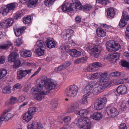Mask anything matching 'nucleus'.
Returning a JSON list of instances; mask_svg holds the SVG:
<instances>
[{
    "label": "nucleus",
    "instance_id": "obj_1",
    "mask_svg": "<svg viewBox=\"0 0 129 129\" xmlns=\"http://www.w3.org/2000/svg\"><path fill=\"white\" fill-rule=\"evenodd\" d=\"M57 83L52 80L46 79L41 80L38 85L32 88L31 93L36 95L35 99L41 101L44 99V95L48 94L50 90L56 88Z\"/></svg>",
    "mask_w": 129,
    "mask_h": 129
},
{
    "label": "nucleus",
    "instance_id": "obj_2",
    "mask_svg": "<svg viewBox=\"0 0 129 129\" xmlns=\"http://www.w3.org/2000/svg\"><path fill=\"white\" fill-rule=\"evenodd\" d=\"M92 8L91 5L88 4L82 6V5L79 0H73L72 3L70 5L66 4H63L59 8L63 11H71L76 9L77 10H83L84 11H89Z\"/></svg>",
    "mask_w": 129,
    "mask_h": 129
},
{
    "label": "nucleus",
    "instance_id": "obj_3",
    "mask_svg": "<svg viewBox=\"0 0 129 129\" xmlns=\"http://www.w3.org/2000/svg\"><path fill=\"white\" fill-rule=\"evenodd\" d=\"M75 122L77 126L79 128H84L83 129H90L93 126V123L90 122L89 119L87 117H85L76 119ZM62 129H67L63 128Z\"/></svg>",
    "mask_w": 129,
    "mask_h": 129
},
{
    "label": "nucleus",
    "instance_id": "obj_4",
    "mask_svg": "<svg viewBox=\"0 0 129 129\" xmlns=\"http://www.w3.org/2000/svg\"><path fill=\"white\" fill-rule=\"evenodd\" d=\"M107 73H101L100 79L99 84L103 85L104 87L106 88H108L113 85L114 84V80H110L108 77H107Z\"/></svg>",
    "mask_w": 129,
    "mask_h": 129
},
{
    "label": "nucleus",
    "instance_id": "obj_5",
    "mask_svg": "<svg viewBox=\"0 0 129 129\" xmlns=\"http://www.w3.org/2000/svg\"><path fill=\"white\" fill-rule=\"evenodd\" d=\"M78 90V87L75 85L70 86L65 90V94L70 97L76 96Z\"/></svg>",
    "mask_w": 129,
    "mask_h": 129
},
{
    "label": "nucleus",
    "instance_id": "obj_6",
    "mask_svg": "<svg viewBox=\"0 0 129 129\" xmlns=\"http://www.w3.org/2000/svg\"><path fill=\"white\" fill-rule=\"evenodd\" d=\"M107 102V99L106 97L99 98L96 100L94 104V107L96 110H100L105 106Z\"/></svg>",
    "mask_w": 129,
    "mask_h": 129
},
{
    "label": "nucleus",
    "instance_id": "obj_7",
    "mask_svg": "<svg viewBox=\"0 0 129 129\" xmlns=\"http://www.w3.org/2000/svg\"><path fill=\"white\" fill-rule=\"evenodd\" d=\"M114 104H112L107 107L106 111L109 116L114 117L118 114L117 110L114 106Z\"/></svg>",
    "mask_w": 129,
    "mask_h": 129
},
{
    "label": "nucleus",
    "instance_id": "obj_8",
    "mask_svg": "<svg viewBox=\"0 0 129 129\" xmlns=\"http://www.w3.org/2000/svg\"><path fill=\"white\" fill-rule=\"evenodd\" d=\"M102 48L99 46H95L90 49L89 52L91 55L93 56L95 58H98L101 55V52Z\"/></svg>",
    "mask_w": 129,
    "mask_h": 129
},
{
    "label": "nucleus",
    "instance_id": "obj_9",
    "mask_svg": "<svg viewBox=\"0 0 129 129\" xmlns=\"http://www.w3.org/2000/svg\"><path fill=\"white\" fill-rule=\"evenodd\" d=\"M32 69H19L17 71V77L19 79H21L25 77L27 74L30 73Z\"/></svg>",
    "mask_w": 129,
    "mask_h": 129
},
{
    "label": "nucleus",
    "instance_id": "obj_10",
    "mask_svg": "<svg viewBox=\"0 0 129 129\" xmlns=\"http://www.w3.org/2000/svg\"><path fill=\"white\" fill-rule=\"evenodd\" d=\"M8 111L5 110L2 114L1 116L0 117V125H1L3 121H8L10 119L12 118L13 116L12 114L11 113H8L6 115V114Z\"/></svg>",
    "mask_w": 129,
    "mask_h": 129
},
{
    "label": "nucleus",
    "instance_id": "obj_11",
    "mask_svg": "<svg viewBox=\"0 0 129 129\" xmlns=\"http://www.w3.org/2000/svg\"><path fill=\"white\" fill-rule=\"evenodd\" d=\"M115 93L117 96L119 95V94H124L127 92V88L124 85H121L119 86L116 90Z\"/></svg>",
    "mask_w": 129,
    "mask_h": 129
},
{
    "label": "nucleus",
    "instance_id": "obj_12",
    "mask_svg": "<svg viewBox=\"0 0 129 129\" xmlns=\"http://www.w3.org/2000/svg\"><path fill=\"white\" fill-rule=\"evenodd\" d=\"M107 57L111 62L114 63L116 62L117 60L119 59L120 54L118 53L114 52L113 54H109Z\"/></svg>",
    "mask_w": 129,
    "mask_h": 129
},
{
    "label": "nucleus",
    "instance_id": "obj_13",
    "mask_svg": "<svg viewBox=\"0 0 129 129\" xmlns=\"http://www.w3.org/2000/svg\"><path fill=\"white\" fill-rule=\"evenodd\" d=\"M21 3L25 4L27 3L28 6L30 8L36 6L38 5V0H20Z\"/></svg>",
    "mask_w": 129,
    "mask_h": 129
},
{
    "label": "nucleus",
    "instance_id": "obj_14",
    "mask_svg": "<svg viewBox=\"0 0 129 129\" xmlns=\"http://www.w3.org/2000/svg\"><path fill=\"white\" fill-rule=\"evenodd\" d=\"M42 125L40 123L34 122L28 125V129H42Z\"/></svg>",
    "mask_w": 129,
    "mask_h": 129
},
{
    "label": "nucleus",
    "instance_id": "obj_15",
    "mask_svg": "<svg viewBox=\"0 0 129 129\" xmlns=\"http://www.w3.org/2000/svg\"><path fill=\"white\" fill-rule=\"evenodd\" d=\"M79 104L76 102H74L71 104L70 108L69 109L68 112L71 113L74 112L75 113L77 112V109L78 108Z\"/></svg>",
    "mask_w": 129,
    "mask_h": 129
},
{
    "label": "nucleus",
    "instance_id": "obj_16",
    "mask_svg": "<svg viewBox=\"0 0 129 129\" xmlns=\"http://www.w3.org/2000/svg\"><path fill=\"white\" fill-rule=\"evenodd\" d=\"M107 17L108 18L111 19L114 18L115 14V11L114 9L112 8H110L107 9Z\"/></svg>",
    "mask_w": 129,
    "mask_h": 129
},
{
    "label": "nucleus",
    "instance_id": "obj_17",
    "mask_svg": "<svg viewBox=\"0 0 129 129\" xmlns=\"http://www.w3.org/2000/svg\"><path fill=\"white\" fill-rule=\"evenodd\" d=\"M107 89L104 87L103 85H100L95 87L93 90V93L95 94H97L103 91L104 89Z\"/></svg>",
    "mask_w": 129,
    "mask_h": 129
},
{
    "label": "nucleus",
    "instance_id": "obj_18",
    "mask_svg": "<svg viewBox=\"0 0 129 129\" xmlns=\"http://www.w3.org/2000/svg\"><path fill=\"white\" fill-rule=\"evenodd\" d=\"M18 56L19 55L16 52H13L9 55L8 60L9 62H13L17 59Z\"/></svg>",
    "mask_w": 129,
    "mask_h": 129
},
{
    "label": "nucleus",
    "instance_id": "obj_19",
    "mask_svg": "<svg viewBox=\"0 0 129 129\" xmlns=\"http://www.w3.org/2000/svg\"><path fill=\"white\" fill-rule=\"evenodd\" d=\"M114 44L115 41L113 40L109 41L107 43L106 46L108 51L111 52L113 51L112 49L114 48Z\"/></svg>",
    "mask_w": 129,
    "mask_h": 129
},
{
    "label": "nucleus",
    "instance_id": "obj_20",
    "mask_svg": "<svg viewBox=\"0 0 129 129\" xmlns=\"http://www.w3.org/2000/svg\"><path fill=\"white\" fill-rule=\"evenodd\" d=\"M69 53L72 57H75L80 56L81 54L80 52L75 49L70 50L69 52Z\"/></svg>",
    "mask_w": 129,
    "mask_h": 129
},
{
    "label": "nucleus",
    "instance_id": "obj_21",
    "mask_svg": "<svg viewBox=\"0 0 129 129\" xmlns=\"http://www.w3.org/2000/svg\"><path fill=\"white\" fill-rule=\"evenodd\" d=\"M26 29V27L24 26L22 28H17L16 30L14 29V32L15 35L17 37L19 36Z\"/></svg>",
    "mask_w": 129,
    "mask_h": 129
},
{
    "label": "nucleus",
    "instance_id": "obj_22",
    "mask_svg": "<svg viewBox=\"0 0 129 129\" xmlns=\"http://www.w3.org/2000/svg\"><path fill=\"white\" fill-rule=\"evenodd\" d=\"M47 47L50 49L54 47L56 45L55 42L50 39H47Z\"/></svg>",
    "mask_w": 129,
    "mask_h": 129
},
{
    "label": "nucleus",
    "instance_id": "obj_23",
    "mask_svg": "<svg viewBox=\"0 0 129 129\" xmlns=\"http://www.w3.org/2000/svg\"><path fill=\"white\" fill-rule=\"evenodd\" d=\"M66 32V34L64 35V37L66 39L69 38L74 35V31L71 29H67Z\"/></svg>",
    "mask_w": 129,
    "mask_h": 129
},
{
    "label": "nucleus",
    "instance_id": "obj_24",
    "mask_svg": "<svg viewBox=\"0 0 129 129\" xmlns=\"http://www.w3.org/2000/svg\"><path fill=\"white\" fill-rule=\"evenodd\" d=\"M33 116L28 113L26 112L23 115V119L25 121L28 122L32 118Z\"/></svg>",
    "mask_w": 129,
    "mask_h": 129
},
{
    "label": "nucleus",
    "instance_id": "obj_25",
    "mask_svg": "<svg viewBox=\"0 0 129 129\" xmlns=\"http://www.w3.org/2000/svg\"><path fill=\"white\" fill-rule=\"evenodd\" d=\"M102 115L100 112H95L91 116V118L95 120H99L102 118Z\"/></svg>",
    "mask_w": 129,
    "mask_h": 129
},
{
    "label": "nucleus",
    "instance_id": "obj_26",
    "mask_svg": "<svg viewBox=\"0 0 129 129\" xmlns=\"http://www.w3.org/2000/svg\"><path fill=\"white\" fill-rule=\"evenodd\" d=\"M20 55L22 57L24 58L29 57L31 56V52L30 51H23L21 52Z\"/></svg>",
    "mask_w": 129,
    "mask_h": 129
},
{
    "label": "nucleus",
    "instance_id": "obj_27",
    "mask_svg": "<svg viewBox=\"0 0 129 129\" xmlns=\"http://www.w3.org/2000/svg\"><path fill=\"white\" fill-rule=\"evenodd\" d=\"M76 112V113L81 117L86 115L88 113V111L86 109H82Z\"/></svg>",
    "mask_w": 129,
    "mask_h": 129
},
{
    "label": "nucleus",
    "instance_id": "obj_28",
    "mask_svg": "<svg viewBox=\"0 0 129 129\" xmlns=\"http://www.w3.org/2000/svg\"><path fill=\"white\" fill-rule=\"evenodd\" d=\"M36 54L39 56H42L44 55V48H39L35 50Z\"/></svg>",
    "mask_w": 129,
    "mask_h": 129
},
{
    "label": "nucleus",
    "instance_id": "obj_29",
    "mask_svg": "<svg viewBox=\"0 0 129 129\" xmlns=\"http://www.w3.org/2000/svg\"><path fill=\"white\" fill-rule=\"evenodd\" d=\"M9 12L6 6H4L1 8L0 9V13L3 15H6Z\"/></svg>",
    "mask_w": 129,
    "mask_h": 129
},
{
    "label": "nucleus",
    "instance_id": "obj_30",
    "mask_svg": "<svg viewBox=\"0 0 129 129\" xmlns=\"http://www.w3.org/2000/svg\"><path fill=\"white\" fill-rule=\"evenodd\" d=\"M96 33L99 37H103L106 35V33L103 29L101 28H98L96 31Z\"/></svg>",
    "mask_w": 129,
    "mask_h": 129
},
{
    "label": "nucleus",
    "instance_id": "obj_31",
    "mask_svg": "<svg viewBox=\"0 0 129 129\" xmlns=\"http://www.w3.org/2000/svg\"><path fill=\"white\" fill-rule=\"evenodd\" d=\"M100 76V72H96L90 75L89 78L91 79H98Z\"/></svg>",
    "mask_w": 129,
    "mask_h": 129
},
{
    "label": "nucleus",
    "instance_id": "obj_32",
    "mask_svg": "<svg viewBox=\"0 0 129 129\" xmlns=\"http://www.w3.org/2000/svg\"><path fill=\"white\" fill-rule=\"evenodd\" d=\"M55 1V0H45L44 3L46 6L50 7L53 4Z\"/></svg>",
    "mask_w": 129,
    "mask_h": 129
},
{
    "label": "nucleus",
    "instance_id": "obj_33",
    "mask_svg": "<svg viewBox=\"0 0 129 129\" xmlns=\"http://www.w3.org/2000/svg\"><path fill=\"white\" fill-rule=\"evenodd\" d=\"M7 74V71L5 69H0V79L4 77Z\"/></svg>",
    "mask_w": 129,
    "mask_h": 129
},
{
    "label": "nucleus",
    "instance_id": "obj_34",
    "mask_svg": "<svg viewBox=\"0 0 129 129\" xmlns=\"http://www.w3.org/2000/svg\"><path fill=\"white\" fill-rule=\"evenodd\" d=\"M84 92L87 96H89L91 93L90 88L88 86H86L84 89Z\"/></svg>",
    "mask_w": 129,
    "mask_h": 129
},
{
    "label": "nucleus",
    "instance_id": "obj_35",
    "mask_svg": "<svg viewBox=\"0 0 129 129\" xmlns=\"http://www.w3.org/2000/svg\"><path fill=\"white\" fill-rule=\"evenodd\" d=\"M23 15V14L21 13L20 12H17L14 15L13 18L15 20H17L20 19Z\"/></svg>",
    "mask_w": 129,
    "mask_h": 129
},
{
    "label": "nucleus",
    "instance_id": "obj_36",
    "mask_svg": "<svg viewBox=\"0 0 129 129\" xmlns=\"http://www.w3.org/2000/svg\"><path fill=\"white\" fill-rule=\"evenodd\" d=\"M121 19L126 21L129 20V17L128 13L125 12H123Z\"/></svg>",
    "mask_w": 129,
    "mask_h": 129
},
{
    "label": "nucleus",
    "instance_id": "obj_37",
    "mask_svg": "<svg viewBox=\"0 0 129 129\" xmlns=\"http://www.w3.org/2000/svg\"><path fill=\"white\" fill-rule=\"evenodd\" d=\"M35 46L41 48H44L45 46L44 42L41 40L38 41Z\"/></svg>",
    "mask_w": 129,
    "mask_h": 129
},
{
    "label": "nucleus",
    "instance_id": "obj_38",
    "mask_svg": "<svg viewBox=\"0 0 129 129\" xmlns=\"http://www.w3.org/2000/svg\"><path fill=\"white\" fill-rule=\"evenodd\" d=\"M121 65L123 67H126L129 70V62L125 60H122L120 62Z\"/></svg>",
    "mask_w": 129,
    "mask_h": 129
},
{
    "label": "nucleus",
    "instance_id": "obj_39",
    "mask_svg": "<svg viewBox=\"0 0 129 129\" xmlns=\"http://www.w3.org/2000/svg\"><path fill=\"white\" fill-rule=\"evenodd\" d=\"M11 87L9 86L4 87L3 89V92L4 93L9 94L11 92Z\"/></svg>",
    "mask_w": 129,
    "mask_h": 129
},
{
    "label": "nucleus",
    "instance_id": "obj_40",
    "mask_svg": "<svg viewBox=\"0 0 129 129\" xmlns=\"http://www.w3.org/2000/svg\"><path fill=\"white\" fill-rule=\"evenodd\" d=\"M9 11L11 10H13L16 7L15 4V3H12L7 4L6 6Z\"/></svg>",
    "mask_w": 129,
    "mask_h": 129
},
{
    "label": "nucleus",
    "instance_id": "obj_41",
    "mask_svg": "<svg viewBox=\"0 0 129 129\" xmlns=\"http://www.w3.org/2000/svg\"><path fill=\"white\" fill-rule=\"evenodd\" d=\"M95 68L92 63L91 64L89 65L88 67L86 68V72L94 71L95 70Z\"/></svg>",
    "mask_w": 129,
    "mask_h": 129
},
{
    "label": "nucleus",
    "instance_id": "obj_42",
    "mask_svg": "<svg viewBox=\"0 0 129 129\" xmlns=\"http://www.w3.org/2000/svg\"><path fill=\"white\" fill-rule=\"evenodd\" d=\"M13 62L14 63V64L13 66V68L15 69L19 67L21 63L20 61L17 59Z\"/></svg>",
    "mask_w": 129,
    "mask_h": 129
},
{
    "label": "nucleus",
    "instance_id": "obj_43",
    "mask_svg": "<svg viewBox=\"0 0 129 129\" xmlns=\"http://www.w3.org/2000/svg\"><path fill=\"white\" fill-rule=\"evenodd\" d=\"M127 21L121 19L118 26H119L120 27L122 28L124 27L127 24Z\"/></svg>",
    "mask_w": 129,
    "mask_h": 129
},
{
    "label": "nucleus",
    "instance_id": "obj_44",
    "mask_svg": "<svg viewBox=\"0 0 129 129\" xmlns=\"http://www.w3.org/2000/svg\"><path fill=\"white\" fill-rule=\"evenodd\" d=\"M121 74L120 72L118 71H116L112 72L109 74V76L111 77H118L120 76Z\"/></svg>",
    "mask_w": 129,
    "mask_h": 129
},
{
    "label": "nucleus",
    "instance_id": "obj_45",
    "mask_svg": "<svg viewBox=\"0 0 129 129\" xmlns=\"http://www.w3.org/2000/svg\"><path fill=\"white\" fill-rule=\"evenodd\" d=\"M88 96L86 95H84L81 99V103L83 104H87L88 103L87 99Z\"/></svg>",
    "mask_w": 129,
    "mask_h": 129
},
{
    "label": "nucleus",
    "instance_id": "obj_46",
    "mask_svg": "<svg viewBox=\"0 0 129 129\" xmlns=\"http://www.w3.org/2000/svg\"><path fill=\"white\" fill-rule=\"evenodd\" d=\"M96 3H100L103 5H105L108 3H109V2L108 0H96Z\"/></svg>",
    "mask_w": 129,
    "mask_h": 129
},
{
    "label": "nucleus",
    "instance_id": "obj_47",
    "mask_svg": "<svg viewBox=\"0 0 129 129\" xmlns=\"http://www.w3.org/2000/svg\"><path fill=\"white\" fill-rule=\"evenodd\" d=\"M94 67L95 68V70H98V67H102V64L100 62H95L92 63Z\"/></svg>",
    "mask_w": 129,
    "mask_h": 129
},
{
    "label": "nucleus",
    "instance_id": "obj_48",
    "mask_svg": "<svg viewBox=\"0 0 129 129\" xmlns=\"http://www.w3.org/2000/svg\"><path fill=\"white\" fill-rule=\"evenodd\" d=\"M121 46L118 43H116L115 41V44H114V48L112 49L113 51H116L119 49L121 48Z\"/></svg>",
    "mask_w": 129,
    "mask_h": 129
},
{
    "label": "nucleus",
    "instance_id": "obj_49",
    "mask_svg": "<svg viewBox=\"0 0 129 129\" xmlns=\"http://www.w3.org/2000/svg\"><path fill=\"white\" fill-rule=\"evenodd\" d=\"M17 102V98L16 97L11 96L10 99V101L9 103L11 105H13L15 103Z\"/></svg>",
    "mask_w": 129,
    "mask_h": 129
},
{
    "label": "nucleus",
    "instance_id": "obj_50",
    "mask_svg": "<svg viewBox=\"0 0 129 129\" xmlns=\"http://www.w3.org/2000/svg\"><path fill=\"white\" fill-rule=\"evenodd\" d=\"M5 21L9 26L12 25L14 21L13 19L11 18H8Z\"/></svg>",
    "mask_w": 129,
    "mask_h": 129
},
{
    "label": "nucleus",
    "instance_id": "obj_51",
    "mask_svg": "<svg viewBox=\"0 0 129 129\" xmlns=\"http://www.w3.org/2000/svg\"><path fill=\"white\" fill-rule=\"evenodd\" d=\"M36 108L34 107H31L29 108L28 111L27 112L33 115V114L36 112Z\"/></svg>",
    "mask_w": 129,
    "mask_h": 129
},
{
    "label": "nucleus",
    "instance_id": "obj_52",
    "mask_svg": "<svg viewBox=\"0 0 129 129\" xmlns=\"http://www.w3.org/2000/svg\"><path fill=\"white\" fill-rule=\"evenodd\" d=\"M52 107L54 108H56L57 106V100L55 99H53L51 103Z\"/></svg>",
    "mask_w": 129,
    "mask_h": 129
},
{
    "label": "nucleus",
    "instance_id": "obj_53",
    "mask_svg": "<svg viewBox=\"0 0 129 129\" xmlns=\"http://www.w3.org/2000/svg\"><path fill=\"white\" fill-rule=\"evenodd\" d=\"M31 87V84H25L23 90L24 91L27 92L28 91Z\"/></svg>",
    "mask_w": 129,
    "mask_h": 129
},
{
    "label": "nucleus",
    "instance_id": "obj_54",
    "mask_svg": "<svg viewBox=\"0 0 129 129\" xmlns=\"http://www.w3.org/2000/svg\"><path fill=\"white\" fill-rule=\"evenodd\" d=\"M0 25L2 28H6L10 27L9 25L7 24V23L6 22L5 20L1 22Z\"/></svg>",
    "mask_w": 129,
    "mask_h": 129
},
{
    "label": "nucleus",
    "instance_id": "obj_55",
    "mask_svg": "<svg viewBox=\"0 0 129 129\" xmlns=\"http://www.w3.org/2000/svg\"><path fill=\"white\" fill-rule=\"evenodd\" d=\"M13 90H15V88L17 89H21L22 87V86L19 83H17L16 84L14 85L13 86Z\"/></svg>",
    "mask_w": 129,
    "mask_h": 129
},
{
    "label": "nucleus",
    "instance_id": "obj_56",
    "mask_svg": "<svg viewBox=\"0 0 129 129\" xmlns=\"http://www.w3.org/2000/svg\"><path fill=\"white\" fill-rule=\"evenodd\" d=\"M8 48V46L6 44H5L0 46V49H1L6 50Z\"/></svg>",
    "mask_w": 129,
    "mask_h": 129
},
{
    "label": "nucleus",
    "instance_id": "obj_57",
    "mask_svg": "<svg viewBox=\"0 0 129 129\" xmlns=\"http://www.w3.org/2000/svg\"><path fill=\"white\" fill-rule=\"evenodd\" d=\"M22 40L20 38H18L16 40V45L18 46H20L22 44Z\"/></svg>",
    "mask_w": 129,
    "mask_h": 129
},
{
    "label": "nucleus",
    "instance_id": "obj_58",
    "mask_svg": "<svg viewBox=\"0 0 129 129\" xmlns=\"http://www.w3.org/2000/svg\"><path fill=\"white\" fill-rule=\"evenodd\" d=\"M120 83L123 84L129 82V80L128 78H123L120 80Z\"/></svg>",
    "mask_w": 129,
    "mask_h": 129
},
{
    "label": "nucleus",
    "instance_id": "obj_59",
    "mask_svg": "<svg viewBox=\"0 0 129 129\" xmlns=\"http://www.w3.org/2000/svg\"><path fill=\"white\" fill-rule=\"evenodd\" d=\"M80 59L81 63H85L86 61L88 59V58L86 56L84 57L80 58Z\"/></svg>",
    "mask_w": 129,
    "mask_h": 129
},
{
    "label": "nucleus",
    "instance_id": "obj_60",
    "mask_svg": "<svg viewBox=\"0 0 129 129\" xmlns=\"http://www.w3.org/2000/svg\"><path fill=\"white\" fill-rule=\"evenodd\" d=\"M31 16L30 15H28L27 17H24L23 19H24L28 21V22H31Z\"/></svg>",
    "mask_w": 129,
    "mask_h": 129
},
{
    "label": "nucleus",
    "instance_id": "obj_61",
    "mask_svg": "<svg viewBox=\"0 0 129 129\" xmlns=\"http://www.w3.org/2000/svg\"><path fill=\"white\" fill-rule=\"evenodd\" d=\"M64 69L63 66L62 64L59 67L55 68V71L58 72V71H61Z\"/></svg>",
    "mask_w": 129,
    "mask_h": 129
},
{
    "label": "nucleus",
    "instance_id": "obj_62",
    "mask_svg": "<svg viewBox=\"0 0 129 129\" xmlns=\"http://www.w3.org/2000/svg\"><path fill=\"white\" fill-rule=\"evenodd\" d=\"M5 61V58L3 56H0V64H3Z\"/></svg>",
    "mask_w": 129,
    "mask_h": 129
},
{
    "label": "nucleus",
    "instance_id": "obj_63",
    "mask_svg": "<svg viewBox=\"0 0 129 129\" xmlns=\"http://www.w3.org/2000/svg\"><path fill=\"white\" fill-rule=\"evenodd\" d=\"M119 129H126V126L124 123L121 124L119 126Z\"/></svg>",
    "mask_w": 129,
    "mask_h": 129
},
{
    "label": "nucleus",
    "instance_id": "obj_64",
    "mask_svg": "<svg viewBox=\"0 0 129 129\" xmlns=\"http://www.w3.org/2000/svg\"><path fill=\"white\" fill-rule=\"evenodd\" d=\"M126 30L125 32L126 36L129 39V25L126 27Z\"/></svg>",
    "mask_w": 129,
    "mask_h": 129
}]
</instances>
